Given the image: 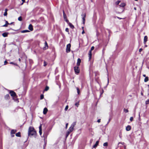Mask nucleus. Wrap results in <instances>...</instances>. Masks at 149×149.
I'll use <instances>...</instances> for the list:
<instances>
[{
  "label": "nucleus",
  "instance_id": "2",
  "mask_svg": "<svg viewBox=\"0 0 149 149\" xmlns=\"http://www.w3.org/2000/svg\"><path fill=\"white\" fill-rule=\"evenodd\" d=\"M76 124V122H74L71 124V126L68 130V131L70 132H72L74 130V128Z\"/></svg>",
  "mask_w": 149,
  "mask_h": 149
},
{
  "label": "nucleus",
  "instance_id": "15",
  "mask_svg": "<svg viewBox=\"0 0 149 149\" xmlns=\"http://www.w3.org/2000/svg\"><path fill=\"white\" fill-rule=\"evenodd\" d=\"M99 141H97L96 142L95 144L93 146V148H96L99 143Z\"/></svg>",
  "mask_w": 149,
  "mask_h": 149
},
{
  "label": "nucleus",
  "instance_id": "44",
  "mask_svg": "<svg viewBox=\"0 0 149 149\" xmlns=\"http://www.w3.org/2000/svg\"><path fill=\"white\" fill-rule=\"evenodd\" d=\"M7 63V61H5L4 62V64L6 65Z\"/></svg>",
  "mask_w": 149,
  "mask_h": 149
},
{
  "label": "nucleus",
  "instance_id": "28",
  "mask_svg": "<svg viewBox=\"0 0 149 149\" xmlns=\"http://www.w3.org/2000/svg\"><path fill=\"white\" fill-rule=\"evenodd\" d=\"M120 1H117L116 2L115 4H116L117 5H118L120 3Z\"/></svg>",
  "mask_w": 149,
  "mask_h": 149
},
{
  "label": "nucleus",
  "instance_id": "26",
  "mask_svg": "<svg viewBox=\"0 0 149 149\" xmlns=\"http://www.w3.org/2000/svg\"><path fill=\"white\" fill-rule=\"evenodd\" d=\"M108 144L107 142H105L103 144V146H108Z\"/></svg>",
  "mask_w": 149,
  "mask_h": 149
},
{
  "label": "nucleus",
  "instance_id": "47",
  "mask_svg": "<svg viewBox=\"0 0 149 149\" xmlns=\"http://www.w3.org/2000/svg\"><path fill=\"white\" fill-rule=\"evenodd\" d=\"M93 141V139H91L90 141V143H92V141Z\"/></svg>",
  "mask_w": 149,
  "mask_h": 149
},
{
  "label": "nucleus",
  "instance_id": "48",
  "mask_svg": "<svg viewBox=\"0 0 149 149\" xmlns=\"http://www.w3.org/2000/svg\"><path fill=\"white\" fill-rule=\"evenodd\" d=\"M85 33L84 31V30H83V31L82 32V34H83Z\"/></svg>",
  "mask_w": 149,
  "mask_h": 149
},
{
  "label": "nucleus",
  "instance_id": "33",
  "mask_svg": "<svg viewBox=\"0 0 149 149\" xmlns=\"http://www.w3.org/2000/svg\"><path fill=\"white\" fill-rule=\"evenodd\" d=\"M44 98V95H41L40 96V99H42Z\"/></svg>",
  "mask_w": 149,
  "mask_h": 149
},
{
  "label": "nucleus",
  "instance_id": "35",
  "mask_svg": "<svg viewBox=\"0 0 149 149\" xmlns=\"http://www.w3.org/2000/svg\"><path fill=\"white\" fill-rule=\"evenodd\" d=\"M133 119V118L132 117H131L130 118V120L131 121H132Z\"/></svg>",
  "mask_w": 149,
  "mask_h": 149
},
{
  "label": "nucleus",
  "instance_id": "4",
  "mask_svg": "<svg viewBox=\"0 0 149 149\" xmlns=\"http://www.w3.org/2000/svg\"><path fill=\"white\" fill-rule=\"evenodd\" d=\"M94 47L93 46H92L91 47V49L89 51L88 55H89V60H90L91 58V56H92V53H91V51L93 50L94 49Z\"/></svg>",
  "mask_w": 149,
  "mask_h": 149
},
{
  "label": "nucleus",
  "instance_id": "18",
  "mask_svg": "<svg viewBox=\"0 0 149 149\" xmlns=\"http://www.w3.org/2000/svg\"><path fill=\"white\" fill-rule=\"evenodd\" d=\"M17 132V131L16 130H13L11 131V134H15L16 132Z\"/></svg>",
  "mask_w": 149,
  "mask_h": 149
},
{
  "label": "nucleus",
  "instance_id": "41",
  "mask_svg": "<svg viewBox=\"0 0 149 149\" xmlns=\"http://www.w3.org/2000/svg\"><path fill=\"white\" fill-rule=\"evenodd\" d=\"M68 123H66V124L65 128H66V129H67V127H68Z\"/></svg>",
  "mask_w": 149,
  "mask_h": 149
},
{
  "label": "nucleus",
  "instance_id": "37",
  "mask_svg": "<svg viewBox=\"0 0 149 149\" xmlns=\"http://www.w3.org/2000/svg\"><path fill=\"white\" fill-rule=\"evenodd\" d=\"M44 66H45L47 65V63H46V62L45 61H44Z\"/></svg>",
  "mask_w": 149,
  "mask_h": 149
},
{
  "label": "nucleus",
  "instance_id": "36",
  "mask_svg": "<svg viewBox=\"0 0 149 149\" xmlns=\"http://www.w3.org/2000/svg\"><path fill=\"white\" fill-rule=\"evenodd\" d=\"M63 17H64V19H66L67 18V17H66V15L63 14Z\"/></svg>",
  "mask_w": 149,
  "mask_h": 149
},
{
  "label": "nucleus",
  "instance_id": "21",
  "mask_svg": "<svg viewBox=\"0 0 149 149\" xmlns=\"http://www.w3.org/2000/svg\"><path fill=\"white\" fill-rule=\"evenodd\" d=\"M29 31L28 30H24L21 31L22 33H25L26 32H29Z\"/></svg>",
  "mask_w": 149,
  "mask_h": 149
},
{
  "label": "nucleus",
  "instance_id": "59",
  "mask_svg": "<svg viewBox=\"0 0 149 149\" xmlns=\"http://www.w3.org/2000/svg\"><path fill=\"white\" fill-rule=\"evenodd\" d=\"M109 83V79H108V84Z\"/></svg>",
  "mask_w": 149,
  "mask_h": 149
},
{
  "label": "nucleus",
  "instance_id": "5",
  "mask_svg": "<svg viewBox=\"0 0 149 149\" xmlns=\"http://www.w3.org/2000/svg\"><path fill=\"white\" fill-rule=\"evenodd\" d=\"M74 69L75 72L77 73H79V69L78 67H75Z\"/></svg>",
  "mask_w": 149,
  "mask_h": 149
},
{
  "label": "nucleus",
  "instance_id": "12",
  "mask_svg": "<svg viewBox=\"0 0 149 149\" xmlns=\"http://www.w3.org/2000/svg\"><path fill=\"white\" fill-rule=\"evenodd\" d=\"M48 111V109L46 108H45L43 110V113L44 114H45Z\"/></svg>",
  "mask_w": 149,
  "mask_h": 149
},
{
  "label": "nucleus",
  "instance_id": "23",
  "mask_svg": "<svg viewBox=\"0 0 149 149\" xmlns=\"http://www.w3.org/2000/svg\"><path fill=\"white\" fill-rule=\"evenodd\" d=\"M148 77H146L144 79V81L145 82H146L148 81Z\"/></svg>",
  "mask_w": 149,
  "mask_h": 149
},
{
  "label": "nucleus",
  "instance_id": "57",
  "mask_svg": "<svg viewBox=\"0 0 149 149\" xmlns=\"http://www.w3.org/2000/svg\"><path fill=\"white\" fill-rule=\"evenodd\" d=\"M141 95H143V93H141Z\"/></svg>",
  "mask_w": 149,
  "mask_h": 149
},
{
  "label": "nucleus",
  "instance_id": "25",
  "mask_svg": "<svg viewBox=\"0 0 149 149\" xmlns=\"http://www.w3.org/2000/svg\"><path fill=\"white\" fill-rule=\"evenodd\" d=\"M76 88H77V93L79 95V93H80V91H79V89L78 87Z\"/></svg>",
  "mask_w": 149,
  "mask_h": 149
},
{
  "label": "nucleus",
  "instance_id": "46",
  "mask_svg": "<svg viewBox=\"0 0 149 149\" xmlns=\"http://www.w3.org/2000/svg\"><path fill=\"white\" fill-rule=\"evenodd\" d=\"M65 19V21H66L67 23H68V22H69V21H68V20H67V18H66V19Z\"/></svg>",
  "mask_w": 149,
  "mask_h": 149
},
{
  "label": "nucleus",
  "instance_id": "52",
  "mask_svg": "<svg viewBox=\"0 0 149 149\" xmlns=\"http://www.w3.org/2000/svg\"><path fill=\"white\" fill-rule=\"evenodd\" d=\"M63 14H64V15L65 14L64 10H63Z\"/></svg>",
  "mask_w": 149,
  "mask_h": 149
},
{
  "label": "nucleus",
  "instance_id": "10",
  "mask_svg": "<svg viewBox=\"0 0 149 149\" xmlns=\"http://www.w3.org/2000/svg\"><path fill=\"white\" fill-rule=\"evenodd\" d=\"M29 29L31 31H32L33 30V27L31 24H29L28 27Z\"/></svg>",
  "mask_w": 149,
  "mask_h": 149
},
{
  "label": "nucleus",
  "instance_id": "24",
  "mask_svg": "<svg viewBox=\"0 0 149 149\" xmlns=\"http://www.w3.org/2000/svg\"><path fill=\"white\" fill-rule=\"evenodd\" d=\"M79 102L78 101L77 102H76L75 105L77 107H78L79 106Z\"/></svg>",
  "mask_w": 149,
  "mask_h": 149
},
{
  "label": "nucleus",
  "instance_id": "31",
  "mask_svg": "<svg viewBox=\"0 0 149 149\" xmlns=\"http://www.w3.org/2000/svg\"><path fill=\"white\" fill-rule=\"evenodd\" d=\"M49 87L48 86H46L44 90L45 91H47V90H49Z\"/></svg>",
  "mask_w": 149,
  "mask_h": 149
},
{
  "label": "nucleus",
  "instance_id": "32",
  "mask_svg": "<svg viewBox=\"0 0 149 149\" xmlns=\"http://www.w3.org/2000/svg\"><path fill=\"white\" fill-rule=\"evenodd\" d=\"M149 104V99H148V100H147L146 101V104Z\"/></svg>",
  "mask_w": 149,
  "mask_h": 149
},
{
  "label": "nucleus",
  "instance_id": "42",
  "mask_svg": "<svg viewBox=\"0 0 149 149\" xmlns=\"http://www.w3.org/2000/svg\"><path fill=\"white\" fill-rule=\"evenodd\" d=\"M142 51V48H140L139 49V52H140Z\"/></svg>",
  "mask_w": 149,
  "mask_h": 149
},
{
  "label": "nucleus",
  "instance_id": "6",
  "mask_svg": "<svg viewBox=\"0 0 149 149\" xmlns=\"http://www.w3.org/2000/svg\"><path fill=\"white\" fill-rule=\"evenodd\" d=\"M81 16L82 17V19H83V24H85V18L86 16V14L85 13H84V14L83 13L81 15Z\"/></svg>",
  "mask_w": 149,
  "mask_h": 149
},
{
  "label": "nucleus",
  "instance_id": "50",
  "mask_svg": "<svg viewBox=\"0 0 149 149\" xmlns=\"http://www.w3.org/2000/svg\"><path fill=\"white\" fill-rule=\"evenodd\" d=\"M117 17L119 19H122V18H120V17Z\"/></svg>",
  "mask_w": 149,
  "mask_h": 149
},
{
  "label": "nucleus",
  "instance_id": "53",
  "mask_svg": "<svg viewBox=\"0 0 149 149\" xmlns=\"http://www.w3.org/2000/svg\"><path fill=\"white\" fill-rule=\"evenodd\" d=\"M13 23H14L13 22H12L11 23H10V24H13Z\"/></svg>",
  "mask_w": 149,
  "mask_h": 149
},
{
  "label": "nucleus",
  "instance_id": "56",
  "mask_svg": "<svg viewBox=\"0 0 149 149\" xmlns=\"http://www.w3.org/2000/svg\"><path fill=\"white\" fill-rule=\"evenodd\" d=\"M19 61H21V59H20V58H19Z\"/></svg>",
  "mask_w": 149,
  "mask_h": 149
},
{
  "label": "nucleus",
  "instance_id": "13",
  "mask_svg": "<svg viewBox=\"0 0 149 149\" xmlns=\"http://www.w3.org/2000/svg\"><path fill=\"white\" fill-rule=\"evenodd\" d=\"M131 129V126L130 125H128L126 127V130L127 131H129Z\"/></svg>",
  "mask_w": 149,
  "mask_h": 149
},
{
  "label": "nucleus",
  "instance_id": "60",
  "mask_svg": "<svg viewBox=\"0 0 149 149\" xmlns=\"http://www.w3.org/2000/svg\"><path fill=\"white\" fill-rule=\"evenodd\" d=\"M10 63L11 64H13V62H11Z\"/></svg>",
  "mask_w": 149,
  "mask_h": 149
},
{
  "label": "nucleus",
  "instance_id": "7",
  "mask_svg": "<svg viewBox=\"0 0 149 149\" xmlns=\"http://www.w3.org/2000/svg\"><path fill=\"white\" fill-rule=\"evenodd\" d=\"M10 93L11 95L13 97L15 96L16 95L15 93L13 91H10Z\"/></svg>",
  "mask_w": 149,
  "mask_h": 149
},
{
  "label": "nucleus",
  "instance_id": "61",
  "mask_svg": "<svg viewBox=\"0 0 149 149\" xmlns=\"http://www.w3.org/2000/svg\"><path fill=\"white\" fill-rule=\"evenodd\" d=\"M134 0L135 1H138V0Z\"/></svg>",
  "mask_w": 149,
  "mask_h": 149
},
{
  "label": "nucleus",
  "instance_id": "62",
  "mask_svg": "<svg viewBox=\"0 0 149 149\" xmlns=\"http://www.w3.org/2000/svg\"><path fill=\"white\" fill-rule=\"evenodd\" d=\"M109 121H110L109 120V121L108 122V123H109Z\"/></svg>",
  "mask_w": 149,
  "mask_h": 149
},
{
  "label": "nucleus",
  "instance_id": "9",
  "mask_svg": "<svg viewBox=\"0 0 149 149\" xmlns=\"http://www.w3.org/2000/svg\"><path fill=\"white\" fill-rule=\"evenodd\" d=\"M148 40V37L147 36H145L144 38L143 42L144 44H146Z\"/></svg>",
  "mask_w": 149,
  "mask_h": 149
},
{
  "label": "nucleus",
  "instance_id": "11",
  "mask_svg": "<svg viewBox=\"0 0 149 149\" xmlns=\"http://www.w3.org/2000/svg\"><path fill=\"white\" fill-rule=\"evenodd\" d=\"M81 59L79 58H78L77 59V65L78 66H79L80 65V63H81Z\"/></svg>",
  "mask_w": 149,
  "mask_h": 149
},
{
  "label": "nucleus",
  "instance_id": "43",
  "mask_svg": "<svg viewBox=\"0 0 149 149\" xmlns=\"http://www.w3.org/2000/svg\"><path fill=\"white\" fill-rule=\"evenodd\" d=\"M100 120H101V119H99L97 120V122L98 123H99L100 122Z\"/></svg>",
  "mask_w": 149,
  "mask_h": 149
},
{
  "label": "nucleus",
  "instance_id": "40",
  "mask_svg": "<svg viewBox=\"0 0 149 149\" xmlns=\"http://www.w3.org/2000/svg\"><path fill=\"white\" fill-rule=\"evenodd\" d=\"M3 27H6L7 26V25L6 24H5L4 25L2 26Z\"/></svg>",
  "mask_w": 149,
  "mask_h": 149
},
{
  "label": "nucleus",
  "instance_id": "55",
  "mask_svg": "<svg viewBox=\"0 0 149 149\" xmlns=\"http://www.w3.org/2000/svg\"><path fill=\"white\" fill-rule=\"evenodd\" d=\"M134 9L135 10H136V8H135H135H134Z\"/></svg>",
  "mask_w": 149,
  "mask_h": 149
},
{
  "label": "nucleus",
  "instance_id": "54",
  "mask_svg": "<svg viewBox=\"0 0 149 149\" xmlns=\"http://www.w3.org/2000/svg\"><path fill=\"white\" fill-rule=\"evenodd\" d=\"M146 75L145 74H143V76L144 77H146Z\"/></svg>",
  "mask_w": 149,
  "mask_h": 149
},
{
  "label": "nucleus",
  "instance_id": "64",
  "mask_svg": "<svg viewBox=\"0 0 149 149\" xmlns=\"http://www.w3.org/2000/svg\"><path fill=\"white\" fill-rule=\"evenodd\" d=\"M109 121H110L109 120V121L108 122V123H109Z\"/></svg>",
  "mask_w": 149,
  "mask_h": 149
},
{
  "label": "nucleus",
  "instance_id": "63",
  "mask_svg": "<svg viewBox=\"0 0 149 149\" xmlns=\"http://www.w3.org/2000/svg\"><path fill=\"white\" fill-rule=\"evenodd\" d=\"M109 121H110L109 120V121L108 122V123H109Z\"/></svg>",
  "mask_w": 149,
  "mask_h": 149
},
{
  "label": "nucleus",
  "instance_id": "45",
  "mask_svg": "<svg viewBox=\"0 0 149 149\" xmlns=\"http://www.w3.org/2000/svg\"><path fill=\"white\" fill-rule=\"evenodd\" d=\"M6 24H9L8 23V22L6 21Z\"/></svg>",
  "mask_w": 149,
  "mask_h": 149
},
{
  "label": "nucleus",
  "instance_id": "8",
  "mask_svg": "<svg viewBox=\"0 0 149 149\" xmlns=\"http://www.w3.org/2000/svg\"><path fill=\"white\" fill-rule=\"evenodd\" d=\"M39 132L40 135H41L42 134V125L41 124L40 126L39 127Z\"/></svg>",
  "mask_w": 149,
  "mask_h": 149
},
{
  "label": "nucleus",
  "instance_id": "20",
  "mask_svg": "<svg viewBox=\"0 0 149 149\" xmlns=\"http://www.w3.org/2000/svg\"><path fill=\"white\" fill-rule=\"evenodd\" d=\"M125 6V3H121L120 5V7H124Z\"/></svg>",
  "mask_w": 149,
  "mask_h": 149
},
{
  "label": "nucleus",
  "instance_id": "30",
  "mask_svg": "<svg viewBox=\"0 0 149 149\" xmlns=\"http://www.w3.org/2000/svg\"><path fill=\"white\" fill-rule=\"evenodd\" d=\"M18 20L21 21L22 20V17L21 16L19 17L18 19Z\"/></svg>",
  "mask_w": 149,
  "mask_h": 149
},
{
  "label": "nucleus",
  "instance_id": "38",
  "mask_svg": "<svg viewBox=\"0 0 149 149\" xmlns=\"http://www.w3.org/2000/svg\"><path fill=\"white\" fill-rule=\"evenodd\" d=\"M7 15V13L6 12H5L4 14V15L5 16H6Z\"/></svg>",
  "mask_w": 149,
  "mask_h": 149
},
{
  "label": "nucleus",
  "instance_id": "22",
  "mask_svg": "<svg viewBox=\"0 0 149 149\" xmlns=\"http://www.w3.org/2000/svg\"><path fill=\"white\" fill-rule=\"evenodd\" d=\"M16 136L18 137H20V132H18L16 134Z\"/></svg>",
  "mask_w": 149,
  "mask_h": 149
},
{
  "label": "nucleus",
  "instance_id": "3",
  "mask_svg": "<svg viewBox=\"0 0 149 149\" xmlns=\"http://www.w3.org/2000/svg\"><path fill=\"white\" fill-rule=\"evenodd\" d=\"M71 46V44L70 43L67 45L66 49V52L67 53H69L70 51Z\"/></svg>",
  "mask_w": 149,
  "mask_h": 149
},
{
  "label": "nucleus",
  "instance_id": "39",
  "mask_svg": "<svg viewBox=\"0 0 149 149\" xmlns=\"http://www.w3.org/2000/svg\"><path fill=\"white\" fill-rule=\"evenodd\" d=\"M65 31L66 32H69V29L68 28H66Z\"/></svg>",
  "mask_w": 149,
  "mask_h": 149
},
{
  "label": "nucleus",
  "instance_id": "29",
  "mask_svg": "<svg viewBox=\"0 0 149 149\" xmlns=\"http://www.w3.org/2000/svg\"><path fill=\"white\" fill-rule=\"evenodd\" d=\"M71 132L68 130L66 133V136H68Z\"/></svg>",
  "mask_w": 149,
  "mask_h": 149
},
{
  "label": "nucleus",
  "instance_id": "1",
  "mask_svg": "<svg viewBox=\"0 0 149 149\" xmlns=\"http://www.w3.org/2000/svg\"><path fill=\"white\" fill-rule=\"evenodd\" d=\"M36 132L34 130L33 127H30L28 130L29 136H33L35 137H36Z\"/></svg>",
  "mask_w": 149,
  "mask_h": 149
},
{
  "label": "nucleus",
  "instance_id": "34",
  "mask_svg": "<svg viewBox=\"0 0 149 149\" xmlns=\"http://www.w3.org/2000/svg\"><path fill=\"white\" fill-rule=\"evenodd\" d=\"M68 105H67L66 106V107H65V110L66 111L68 109Z\"/></svg>",
  "mask_w": 149,
  "mask_h": 149
},
{
  "label": "nucleus",
  "instance_id": "14",
  "mask_svg": "<svg viewBox=\"0 0 149 149\" xmlns=\"http://www.w3.org/2000/svg\"><path fill=\"white\" fill-rule=\"evenodd\" d=\"M45 47H44V49H46L48 48V44H47L46 41L45 42Z\"/></svg>",
  "mask_w": 149,
  "mask_h": 149
},
{
  "label": "nucleus",
  "instance_id": "51",
  "mask_svg": "<svg viewBox=\"0 0 149 149\" xmlns=\"http://www.w3.org/2000/svg\"><path fill=\"white\" fill-rule=\"evenodd\" d=\"M22 0L23 1V3L25 2V0Z\"/></svg>",
  "mask_w": 149,
  "mask_h": 149
},
{
  "label": "nucleus",
  "instance_id": "19",
  "mask_svg": "<svg viewBox=\"0 0 149 149\" xmlns=\"http://www.w3.org/2000/svg\"><path fill=\"white\" fill-rule=\"evenodd\" d=\"M5 98L6 99H8L9 98V95L8 94H7L5 95Z\"/></svg>",
  "mask_w": 149,
  "mask_h": 149
},
{
  "label": "nucleus",
  "instance_id": "16",
  "mask_svg": "<svg viewBox=\"0 0 149 149\" xmlns=\"http://www.w3.org/2000/svg\"><path fill=\"white\" fill-rule=\"evenodd\" d=\"M8 33L5 32L3 33L2 34V35L3 37H6L8 36Z\"/></svg>",
  "mask_w": 149,
  "mask_h": 149
},
{
  "label": "nucleus",
  "instance_id": "58",
  "mask_svg": "<svg viewBox=\"0 0 149 149\" xmlns=\"http://www.w3.org/2000/svg\"><path fill=\"white\" fill-rule=\"evenodd\" d=\"M82 28L83 29V30H84V27H82Z\"/></svg>",
  "mask_w": 149,
  "mask_h": 149
},
{
  "label": "nucleus",
  "instance_id": "49",
  "mask_svg": "<svg viewBox=\"0 0 149 149\" xmlns=\"http://www.w3.org/2000/svg\"><path fill=\"white\" fill-rule=\"evenodd\" d=\"M7 11H8V9H6L5 10V12H7Z\"/></svg>",
  "mask_w": 149,
  "mask_h": 149
},
{
  "label": "nucleus",
  "instance_id": "27",
  "mask_svg": "<svg viewBox=\"0 0 149 149\" xmlns=\"http://www.w3.org/2000/svg\"><path fill=\"white\" fill-rule=\"evenodd\" d=\"M125 113H127L128 112V109H123Z\"/></svg>",
  "mask_w": 149,
  "mask_h": 149
},
{
  "label": "nucleus",
  "instance_id": "17",
  "mask_svg": "<svg viewBox=\"0 0 149 149\" xmlns=\"http://www.w3.org/2000/svg\"><path fill=\"white\" fill-rule=\"evenodd\" d=\"M68 24H69V25L70 26L71 28L72 29H73L74 28V26L70 23L69 22Z\"/></svg>",
  "mask_w": 149,
  "mask_h": 149
}]
</instances>
